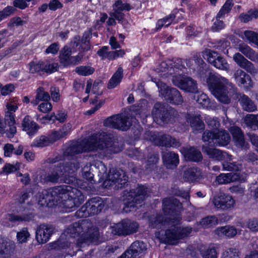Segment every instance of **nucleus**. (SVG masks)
Returning a JSON list of instances; mask_svg holds the SVG:
<instances>
[{
    "label": "nucleus",
    "mask_w": 258,
    "mask_h": 258,
    "mask_svg": "<svg viewBox=\"0 0 258 258\" xmlns=\"http://www.w3.org/2000/svg\"><path fill=\"white\" fill-rule=\"evenodd\" d=\"M39 203L49 206L60 199L66 212L75 210L84 201V196L78 189L70 185H62L44 189L41 192Z\"/></svg>",
    "instance_id": "1"
},
{
    "label": "nucleus",
    "mask_w": 258,
    "mask_h": 258,
    "mask_svg": "<svg viewBox=\"0 0 258 258\" xmlns=\"http://www.w3.org/2000/svg\"><path fill=\"white\" fill-rule=\"evenodd\" d=\"M99 235L98 229L96 227L93 226L88 220H82L70 225L52 246L57 249H65L71 246L72 242L66 239L78 237L77 245L82 246L84 243L93 242L98 238Z\"/></svg>",
    "instance_id": "2"
},
{
    "label": "nucleus",
    "mask_w": 258,
    "mask_h": 258,
    "mask_svg": "<svg viewBox=\"0 0 258 258\" xmlns=\"http://www.w3.org/2000/svg\"><path fill=\"white\" fill-rule=\"evenodd\" d=\"M111 138L105 133L93 135L80 141L72 142L64 152L65 157L73 156L83 152L106 149L110 153H117L122 150V147H112Z\"/></svg>",
    "instance_id": "3"
},
{
    "label": "nucleus",
    "mask_w": 258,
    "mask_h": 258,
    "mask_svg": "<svg viewBox=\"0 0 258 258\" xmlns=\"http://www.w3.org/2000/svg\"><path fill=\"white\" fill-rule=\"evenodd\" d=\"M181 204L173 198H165L163 200V211L165 219L163 216H158L156 218H151L149 226L152 228H159L165 225H175L181 220L180 210Z\"/></svg>",
    "instance_id": "4"
},
{
    "label": "nucleus",
    "mask_w": 258,
    "mask_h": 258,
    "mask_svg": "<svg viewBox=\"0 0 258 258\" xmlns=\"http://www.w3.org/2000/svg\"><path fill=\"white\" fill-rule=\"evenodd\" d=\"M79 168L76 160L62 162L51 167V172L45 177V181L51 182L63 181L79 186L82 180L76 178L74 172Z\"/></svg>",
    "instance_id": "5"
},
{
    "label": "nucleus",
    "mask_w": 258,
    "mask_h": 258,
    "mask_svg": "<svg viewBox=\"0 0 258 258\" xmlns=\"http://www.w3.org/2000/svg\"><path fill=\"white\" fill-rule=\"evenodd\" d=\"M212 94L221 103L229 104L230 97L235 93L236 88L226 78L218 74L210 73L206 79Z\"/></svg>",
    "instance_id": "6"
},
{
    "label": "nucleus",
    "mask_w": 258,
    "mask_h": 258,
    "mask_svg": "<svg viewBox=\"0 0 258 258\" xmlns=\"http://www.w3.org/2000/svg\"><path fill=\"white\" fill-rule=\"evenodd\" d=\"M94 166L98 170L99 173L103 177H106L104 181L105 186L115 185L117 188H121L127 182L128 177L125 172L121 169L112 168L107 174V169L104 163L99 161H94Z\"/></svg>",
    "instance_id": "7"
},
{
    "label": "nucleus",
    "mask_w": 258,
    "mask_h": 258,
    "mask_svg": "<svg viewBox=\"0 0 258 258\" xmlns=\"http://www.w3.org/2000/svg\"><path fill=\"white\" fill-rule=\"evenodd\" d=\"M149 191L144 185H139L136 189L125 191L123 194L124 207L123 211L128 213L136 210L138 205L141 204L148 196Z\"/></svg>",
    "instance_id": "8"
},
{
    "label": "nucleus",
    "mask_w": 258,
    "mask_h": 258,
    "mask_svg": "<svg viewBox=\"0 0 258 258\" xmlns=\"http://www.w3.org/2000/svg\"><path fill=\"white\" fill-rule=\"evenodd\" d=\"M192 229L191 227H174L173 229H167L166 231H160L155 233L156 237L162 243L175 245L177 244L180 239L189 236Z\"/></svg>",
    "instance_id": "9"
},
{
    "label": "nucleus",
    "mask_w": 258,
    "mask_h": 258,
    "mask_svg": "<svg viewBox=\"0 0 258 258\" xmlns=\"http://www.w3.org/2000/svg\"><path fill=\"white\" fill-rule=\"evenodd\" d=\"M110 228L111 233L114 235L126 236L137 232L139 224L135 221L124 219L111 226Z\"/></svg>",
    "instance_id": "10"
},
{
    "label": "nucleus",
    "mask_w": 258,
    "mask_h": 258,
    "mask_svg": "<svg viewBox=\"0 0 258 258\" xmlns=\"http://www.w3.org/2000/svg\"><path fill=\"white\" fill-rule=\"evenodd\" d=\"M104 207V203L100 198H92L78 210L75 215L79 218L94 215L99 213Z\"/></svg>",
    "instance_id": "11"
},
{
    "label": "nucleus",
    "mask_w": 258,
    "mask_h": 258,
    "mask_svg": "<svg viewBox=\"0 0 258 258\" xmlns=\"http://www.w3.org/2000/svg\"><path fill=\"white\" fill-rule=\"evenodd\" d=\"M160 95L168 101L169 103L179 105L183 101V98L179 91L175 88H169L162 82H158L156 84Z\"/></svg>",
    "instance_id": "12"
},
{
    "label": "nucleus",
    "mask_w": 258,
    "mask_h": 258,
    "mask_svg": "<svg viewBox=\"0 0 258 258\" xmlns=\"http://www.w3.org/2000/svg\"><path fill=\"white\" fill-rule=\"evenodd\" d=\"M230 140V137L228 133L223 130L215 133L205 131L203 135V141L211 145L224 146L229 143Z\"/></svg>",
    "instance_id": "13"
},
{
    "label": "nucleus",
    "mask_w": 258,
    "mask_h": 258,
    "mask_svg": "<svg viewBox=\"0 0 258 258\" xmlns=\"http://www.w3.org/2000/svg\"><path fill=\"white\" fill-rule=\"evenodd\" d=\"M175 111L171 109L168 112L165 106L161 103H156L152 110V115L154 121L160 125H163L172 121V114Z\"/></svg>",
    "instance_id": "14"
},
{
    "label": "nucleus",
    "mask_w": 258,
    "mask_h": 258,
    "mask_svg": "<svg viewBox=\"0 0 258 258\" xmlns=\"http://www.w3.org/2000/svg\"><path fill=\"white\" fill-rule=\"evenodd\" d=\"M172 81L174 85L185 92L196 93L198 91L197 82L189 77L174 76Z\"/></svg>",
    "instance_id": "15"
},
{
    "label": "nucleus",
    "mask_w": 258,
    "mask_h": 258,
    "mask_svg": "<svg viewBox=\"0 0 258 258\" xmlns=\"http://www.w3.org/2000/svg\"><path fill=\"white\" fill-rule=\"evenodd\" d=\"M104 125L122 131H126L131 125L128 118L124 114H116L106 119Z\"/></svg>",
    "instance_id": "16"
},
{
    "label": "nucleus",
    "mask_w": 258,
    "mask_h": 258,
    "mask_svg": "<svg viewBox=\"0 0 258 258\" xmlns=\"http://www.w3.org/2000/svg\"><path fill=\"white\" fill-rule=\"evenodd\" d=\"M212 203L216 209L226 211L234 207L235 201L232 196L222 194L214 197Z\"/></svg>",
    "instance_id": "17"
},
{
    "label": "nucleus",
    "mask_w": 258,
    "mask_h": 258,
    "mask_svg": "<svg viewBox=\"0 0 258 258\" xmlns=\"http://www.w3.org/2000/svg\"><path fill=\"white\" fill-rule=\"evenodd\" d=\"M33 216L27 209L22 206H18L14 211L13 213L8 214L7 219L11 222H23L29 221Z\"/></svg>",
    "instance_id": "18"
},
{
    "label": "nucleus",
    "mask_w": 258,
    "mask_h": 258,
    "mask_svg": "<svg viewBox=\"0 0 258 258\" xmlns=\"http://www.w3.org/2000/svg\"><path fill=\"white\" fill-rule=\"evenodd\" d=\"M151 140L154 144L157 146L167 147H172L174 148H176L180 146L179 142L172 138L170 136L165 134H154L152 136Z\"/></svg>",
    "instance_id": "19"
},
{
    "label": "nucleus",
    "mask_w": 258,
    "mask_h": 258,
    "mask_svg": "<svg viewBox=\"0 0 258 258\" xmlns=\"http://www.w3.org/2000/svg\"><path fill=\"white\" fill-rule=\"evenodd\" d=\"M234 78L237 85L245 90L251 89L253 83L249 75L243 71L238 69L234 74Z\"/></svg>",
    "instance_id": "20"
},
{
    "label": "nucleus",
    "mask_w": 258,
    "mask_h": 258,
    "mask_svg": "<svg viewBox=\"0 0 258 258\" xmlns=\"http://www.w3.org/2000/svg\"><path fill=\"white\" fill-rule=\"evenodd\" d=\"M53 232L52 226L41 224L37 227L35 232V238L39 244L46 243L50 239Z\"/></svg>",
    "instance_id": "21"
},
{
    "label": "nucleus",
    "mask_w": 258,
    "mask_h": 258,
    "mask_svg": "<svg viewBox=\"0 0 258 258\" xmlns=\"http://www.w3.org/2000/svg\"><path fill=\"white\" fill-rule=\"evenodd\" d=\"M184 117L188 123H190L194 131H202L205 128V125L201 117V114L198 112L186 113Z\"/></svg>",
    "instance_id": "22"
},
{
    "label": "nucleus",
    "mask_w": 258,
    "mask_h": 258,
    "mask_svg": "<svg viewBox=\"0 0 258 258\" xmlns=\"http://www.w3.org/2000/svg\"><path fill=\"white\" fill-rule=\"evenodd\" d=\"M233 58L240 67L251 75H255L258 73V70L254 67L253 64L244 58L240 53H235Z\"/></svg>",
    "instance_id": "23"
},
{
    "label": "nucleus",
    "mask_w": 258,
    "mask_h": 258,
    "mask_svg": "<svg viewBox=\"0 0 258 258\" xmlns=\"http://www.w3.org/2000/svg\"><path fill=\"white\" fill-rule=\"evenodd\" d=\"M72 124L70 123L63 125L60 128L56 131H52L48 135L51 144L67 136L71 132Z\"/></svg>",
    "instance_id": "24"
},
{
    "label": "nucleus",
    "mask_w": 258,
    "mask_h": 258,
    "mask_svg": "<svg viewBox=\"0 0 258 258\" xmlns=\"http://www.w3.org/2000/svg\"><path fill=\"white\" fill-rule=\"evenodd\" d=\"M230 131L232 135L236 146L243 149L248 148L249 145L245 142L244 135L239 127L232 126L230 128Z\"/></svg>",
    "instance_id": "25"
},
{
    "label": "nucleus",
    "mask_w": 258,
    "mask_h": 258,
    "mask_svg": "<svg viewBox=\"0 0 258 258\" xmlns=\"http://www.w3.org/2000/svg\"><path fill=\"white\" fill-rule=\"evenodd\" d=\"M22 126L23 130L31 137L36 134L39 128L38 124L32 120L29 115H26L23 118Z\"/></svg>",
    "instance_id": "26"
},
{
    "label": "nucleus",
    "mask_w": 258,
    "mask_h": 258,
    "mask_svg": "<svg viewBox=\"0 0 258 258\" xmlns=\"http://www.w3.org/2000/svg\"><path fill=\"white\" fill-rule=\"evenodd\" d=\"M181 152L183 155L185 159L188 161L200 162L203 159L201 152L192 147L183 148Z\"/></svg>",
    "instance_id": "27"
},
{
    "label": "nucleus",
    "mask_w": 258,
    "mask_h": 258,
    "mask_svg": "<svg viewBox=\"0 0 258 258\" xmlns=\"http://www.w3.org/2000/svg\"><path fill=\"white\" fill-rule=\"evenodd\" d=\"M184 69L183 64H182V60L180 59H176L174 62V64L172 67H169L166 61L162 62L159 68V71L161 73H163V75H168L172 74L175 70H179L182 71Z\"/></svg>",
    "instance_id": "28"
},
{
    "label": "nucleus",
    "mask_w": 258,
    "mask_h": 258,
    "mask_svg": "<svg viewBox=\"0 0 258 258\" xmlns=\"http://www.w3.org/2000/svg\"><path fill=\"white\" fill-rule=\"evenodd\" d=\"M131 9L130 5L127 3H122L120 1H117L113 6V12L111 14V15L114 17L116 20L119 22L121 21L124 18V14L122 11H129Z\"/></svg>",
    "instance_id": "29"
},
{
    "label": "nucleus",
    "mask_w": 258,
    "mask_h": 258,
    "mask_svg": "<svg viewBox=\"0 0 258 258\" xmlns=\"http://www.w3.org/2000/svg\"><path fill=\"white\" fill-rule=\"evenodd\" d=\"M202 177L201 170L196 167L188 168L184 171L183 174L184 180L189 182L197 181Z\"/></svg>",
    "instance_id": "30"
},
{
    "label": "nucleus",
    "mask_w": 258,
    "mask_h": 258,
    "mask_svg": "<svg viewBox=\"0 0 258 258\" xmlns=\"http://www.w3.org/2000/svg\"><path fill=\"white\" fill-rule=\"evenodd\" d=\"M15 243L7 238L0 237V254L11 255L15 249Z\"/></svg>",
    "instance_id": "31"
},
{
    "label": "nucleus",
    "mask_w": 258,
    "mask_h": 258,
    "mask_svg": "<svg viewBox=\"0 0 258 258\" xmlns=\"http://www.w3.org/2000/svg\"><path fill=\"white\" fill-rule=\"evenodd\" d=\"M202 151L209 158L218 161L223 160L228 156V155L226 152H222L219 149L210 148L205 146H203Z\"/></svg>",
    "instance_id": "32"
},
{
    "label": "nucleus",
    "mask_w": 258,
    "mask_h": 258,
    "mask_svg": "<svg viewBox=\"0 0 258 258\" xmlns=\"http://www.w3.org/2000/svg\"><path fill=\"white\" fill-rule=\"evenodd\" d=\"M163 160L164 165L168 168H175L179 163L178 154L172 152H169L163 155Z\"/></svg>",
    "instance_id": "33"
},
{
    "label": "nucleus",
    "mask_w": 258,
    "mask_h": 258,
    "mask_svg": "<svg viewBox=\"0 0 258 258\" xmlns=\"http://www.w3.org/2000/svg\"><path fill=\"white\" fill-rule=\"evenodd\" d=\"M146 249L145 244L143 242L135 241L130 246V249L125 251L128 252L127 258H136L139 254Z\"/></svg>",
    "instance_id": "34"
},
{
    "label": "nucleus",
    "mask_w": 258,
    "mask_h": 258,
    "mask_svg": "<svg viewBox=\"0 0 258 258\" xmlns=\"http://www.w3.org/2000/svg\"><path fill=\"white\" fill-rule=\"evenodd\" d=\"M237 229L233 226L227 225L216 228L214 233L219 237L232 238L237 234Z\"/></svg>",
    "instance_id": "35"
},
{
    "label": "nucleus",
    "mask_w": 258,
    "mask_h": 258,
    "mask_svg": "<svg viewBox=\"0 0 258 258\" xmlns=\"http://www.w3.org/2000/svg\"><path fill=\"white\" fill-rule=\"evenodd\" d=\"M240 175L236 173H221L216 181L220 184H226L240 180Z\"/></svg>",
    "instance_id": "36"
},
{
    "label": "nucleus",
    "mask_w": 258,
    "mask_h": 258,
    "mask_svg": "<svg viewBox=\"0 0 258 258\" xmlns=\"http://www.w3.org/2000/svg\"><path fill=\"white\" fill-rule=\"evenodd\" d=\"M218 219L214 215L204 217L197 223V225L203 228H210L214 227L218 224Z\"/></svg>",
    "instance_id": "37"
},
{
    "label": "nucleus",
    "mask_w": 258,
    "mask_h": 258,
    "mask_svg": "<svg viewBox=\"0 0 258 258\" xmlns=\"http://www.w3.org/2000/svg\"><path fill=\"white\" fill-rule=\"evenodd\" d=\"M239 50L251 61L258 62V53L248 45H239Z\"/></svg>",
    "instance_id": "38"
},
{
    "label": "nucleus",
    "mask_w": 258,
    "mask_h": 258,
    "mask_svg": "<svg viewBox=\"0 0 258 258\" xmlns=\"http://www.w3.org/2000/svg\"><path fill=\"white\" fill-rule=\"evenodd\" d=\"M123 78V69L119 67L112 75L108 83V89L115 88L121 82Z\"/></svg>",
    "instance_id": "39"
},
{
    "label": "nucleus",
    "mask_w": 258,
    "mask_h": 258,
    "mask_svg": "<svg viewBox=\"0 0 258 258\" xmlns=\"http://www.w3.org/2000/svg\"><path fill=\"white\" fill-rule=\"evenodd\" d=\"M239 102L242 108L248 112H252L256 107L254 102L246 95L242 94L239 99Z\"/></svg>",
    "instance_id": "40"
},
{
    "label": "nucleus",
    "mask_w": 258,
    "mask_h": 258,
    "mask_svg": "<svg viewBox=\"0 0 258 258\" xmlns=\"http://www.w3.org/2000/svg\"><path fill=\"white\" fill-rule=\"evenodd\" d=\"M239 36L243 40H246L250 44H254L258 46V33L250 30L243 32Z\"/></svg>",
    "instance_id": "41"
},
{
    "label": "nucleus",
    "mask_w": 258,
    "mask_h": 258,
    "mask_svg": "<svg viewBox=\"0 0 258 258\" xmlns=\"http://www.w3.org/2000/svg\"><path fill=\"white\" fill-rule=\"evenodd\" d=\"M175 16L173 13H171L167 16L159 19L156 23V30H160L163 27H168L169 26L175 19Z\"/></svg>",
    "instance_id": "42"
},
{
    "label": "nucleus",
    "mask_w": 258,
    "mask_h": 258,
    "mask_svg": "<svg viewBox=\"0 0 258 258\" xmlns=\"http://www.w3.org/2000/svg\"><path fill=\"white\" fill-rule=\"evenodd\" d=\"M35 100L31 101L33 105H36L40 101H47L50 99V96L48 92H45L42 87L37 89Z\"/></svg>",
    "instance_id": "43"
},
{
    "label": "nucleus",
    "mask_w": 258,
    "mask_h": 258,
    "mask_svg": "<svg viewBox=\"0 0 258 258\" xmlns=\"http://www.w3.org/2000/svg\"><path fill=\"white\" fill-rule=\"evenodd\" d=\"M217 248L214 245H211L205 250H201V254L203 258H218Z\"/></svg>",
    "instance_id": "44"
},
{
    "label": "nucleus",
    "mask_w": 258,
    "mask_h": 258,
    "mask_svg": "<svg viewBox=\"0 0 258 258\" xmlns=\"http://www.w3.org/2000/svg\"><path fill=\"white\" fill-rule=\"evenodd\" d=\"M195 94L194 99L199 105L204 108L209 106L210 99L206 94L198 92Z\"/></svg>",
    "instance_id": "45"
},
{
    "label": "nucleus",
    "mask_w": 258,
    "mask_h": 258,
    "mask_svg": "<svg viewBox=\"0 0 258 258\" xmlns=\"http://www.w3.org/2000/svg\"><path fill=\"white\" fill-rule=\"evenodd\" d=\"M29 72L32 74L44 72L43 62L40 61H32L28 64Z\"/></svg>",
    "instance_id": "46"
},
{
    "label": "nucleus",
    "mask_w": 258,
    "mask_h": 258,
    "mask_svg": "<svg viewBox=\"0 0 258 258\" xmlns=\"http://www.w3.org/2000/svg\"><path fill=\"white\" fill-rule=\"evenodd\" d=\"M51 144L48 136H41L36 138L32 143V146L35 147H44Z\"/></svg>",
    "instance_id": "47"
},
{
    "label": "nucleus",
    "mask_w": 258,
    "mask_h": 258,
    "mask_svg": "<svg viewBox=\"0 0 258 258\" xmlns=\"http://www.w3.org/2000/svg\"><path fill=\"white\" fill-rule=\"evenodd\" d=\"M233 6L232 0H227L217 14V18H224L230 12Z\"/></svg>",
    "instance_id": "48"
},
{
    "label": "nucleus",
    "mask_w": 258,
    "mask_h": 258,
    "mask_svg": "<svg viewBox=\"0 0 258 258\" xmlns=\"http://www.w3.org/2000/svg\"><path fill=\"white\" fill-rule=\"evenodd\" d=\"M247 126L253 130L258 128V115L248 114L244 118Z\"/></svg>",
    "instance_id": "49"
},
{
    "label": "nucleus",
    "mask_w": 258,
    "mask_h": 258,
    "mask_svg": "<svg viewBox=\"0 0 258 258\" xmlns=\"http://www.w3.org/2000/svg\"><path fill=\"white\" fill-rule=\"evenodd\" d=\"M17 240L19 243H26L30 237V234L26 227L23 228L17 233Z\"/></svg>",
    "instance_id": "50"
},
{
    "label": "nucleus",
    "mask_w": 258,
    "mask_h": 258,
    "mask_svg": "<svg viewBox=\"0 0 258 258\" xmlns=\"http://www.w3.org/2000/svg\"><path fill=\"white\" fill-rule=\"evenodd\" d=\"M72 54L71 49L67 46L63 47L60 54V62L64 66H68V61Z\"/></svg>",
    "instance_id": "51"
},
{
    "label": "nucleus",
    "mask_w": 258,
    "mask_h": 258,
    "mask_svg": "<svg viewBox=\"0 0 258 258\" xmlns=\"http://www.w3.org/2000/svg\"><path fill=\"white\" fill-rule=\"evenodd\" d=\"M20 165L21 163L18 162H16L15 164L6 163L3 166L2 168V171L4 174L8 175L19 170Z\"/></svg>",
    "instance_id": "52"
},
{
    "label": "nucleus",
    "mask_w": 258,
    "mask_h": 258,
    "mask_svg": "<svg viewBox=\"0 0 258 258\" xmlns=\"http://www.w3.org/2000/svg\"><path fill=\"white\" fill-rule=\"evenodd\" d=\"M219 55L218 54L212 50L206 49L203 52V56L205 59L211 63L212 65L217 59Z\"/></svg>",
    "instance_id": "53"
},
{
    "label": "nucleus",
    "mask_w": 258,
    "mask_h": 258,
    "mask_svg": "<svg viewBox=\"0 0 258 258\" xmlns=\"http://www.w3.org/2000/svg\"><path fill=\"white\" fill-rule=\"evenodd\" d=\"M212 65L218 69L224 71H227L229 68V64L227 61L221 56H218Z\"/></svg>",
    "instance_id": "54"
},
{
    "label": "nucleus",
    "mask_w": 258,
    "mask_h": 258,
    "mask_svg": "<svg viewBox=\"0 0 258 258\" xmlns=\"http://www.w3.org/2000/svg\"><path fill=\"white\" fill-rule=\"evenodd\" d=\"M75 71L79 75L86 76L92 74L94 69L90 67L80 66L77 67Z\"/></svg>",
    "instance_id": "55"
},
{
    "label": "nucleus",
    "mask_w": 258,
    "mask_h": 258,
    "mask_svg": "<svg viewBox=\"0 0 258 258\" xmlns=\"http://www.w3.org/2000/svg\"><path fill=\"white\" fill-rule=\"evenodd\" d=\"M221 258H238V250L234 248H228L223 252Z\"/></svg>",
    "instance_id": "56"
},
{
    "label": "nucleus",
    "mask_w": 258,
    "mask_h": 258,
    "mask_svg": "<svg viewBox=\"0 0 258 258\" xmlns=\"http://www.w3.org/2000/svg\"><path fill=\"white\" fill-rule=\"evenodd\" d=\"M207 123L209 127L212 130L211 131H209L210 132L216 133L218 131L220 126V122L217 117L210 118L208 119Z\"/></svg>",
    "instance_id": "57"
},
{
    "label": "nucleus",
    "mask_w": 258,
    "mask_h": 258,
    "mask_svg": "<svg viewBox=\"0 0 258 258\" xmlns=\"http://www.w3.org/2000/svg\"><path fill=\"white\" fill-rule=\"evenodd\" d=\"M15 9L12 6H7L0 11V22L14 13Z\"/></svg>",
    "instance_id": "58"
},
{
    "label": "nucleus",
    "mask_w": 258,
    "mask_h": 258,
    "mask_svg": "<svg viewBox=\"0 0 258 258\" xmlns=\"http://www.w3.org/2000/svg\"><path fill=\"white\" fill-rule=\"evenodd\" d=\"M26 22L22 20L20 17H15L11 19L8 24V27L9 28L12 29L15 27L22 26Z\"/></svg>",
    "instance_id": "59"
},
{
    "label": "nucleus",
    "mask_w": 258,
    "mask_h": 258,
    "mask_svg": "<svg viewBox=\"0 0 258 258\" xmlns=\"http://www.w3.org/2000/svg\"><path fill=\"white\" fill-rule=\"evenodd\" d=\"M109 47L107 46H102L97 51V55L101 57V59L105 60L108 59L109 60Z\"/></svg>",
    "instance_id": "60"
},
{
    "label": "nucleus",
    "mask_w": 258,
    "mask_h": 258,
    "mask_svg": "<svg viewBox=\"0 0 258 258\" xmlns=\"http://www.w3.org/2000/svg\"><path fill=\"white\" fill-rule=\"evenodd\" d=\"M246 227L251 231H258V219L256 218L249 219L246 222Z\"/></svg>",
    "instance_id": "61"
},
{
    "label": "nucleus",
    "mask_w": 258,
    "mask_h": 258,
    "mask_svg": "<svg viewBox=\"0 0 258 258\" xmlns=\"http://www.w3.org/2000/svg\"><path fill=\"white\" fill-rule=\"evenodd\" d=\"M43 68L44 72L51 74L56 72L58 68V65L57 63L45 64V63L43 62Z\"/></svg>",
    "instance_id": "62"
},
{
    "label": "nucleus",
    "mask_w": 258,
    "mask_h": 258,
    "mask_svg": "<svg viewBox=\"0 0 258 258\" xmlns=\"http://www.w3.org/2000/svg\"><path fill=\"white\" fill-rule=\"evenodd\" d=\"M52 108V104L48 102H42L38 107V109L43 113H47L50 112Z\"/></svg>",
    "instance_id": "63"
},
{
    "label": "nucleus",
    "mask_w": 258,
    "mask_h": 258,
    "mask_svg": "<svg viewBox=\"0 0 258 258\" xmlns=\"http://www.w3.org/2000/svg\"><path fill=\"white\" fill-rule=\"evenodd\" d=\"M240 167L235 163L225 162L223 163V170L226 171H238Z\"/></svg>",
    "instance_id": "64"
}]
</instances>
